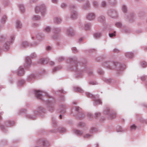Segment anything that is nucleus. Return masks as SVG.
Returning <instances> with one entry per match:
<instances>
[{
    "label": "nucleus",
    "mask_w": 147,
    "mask_h": 147,
    "mask_svg": "<svg viewBox=\"0 0 147 147\" xmlns=\"http://www.w3.org/2000/svg\"><path fill=\"white\" fill-rule=\"evenodd\" d=\"M40 9V12L42 13L45 12V8L44 6H42L41 7H37L35 9V11L36 12H38V11Z\"/></svg>",
    "instance_id": "f257e3e1"
},
{
    "label": "nucleus",
    "mask_w": 147,
    "mask_h": 147,
    "mask_svg": "<svg viewBox=\"0 0 147 147\" xmlns=\"http://www.w3.org/2000/svg\"><path fill=\"white\" fill-rule=\"evenodd\" d=\"M41 92L40 90H36L35 91V95L37 98L41 99L42 94H41L40 93Z\"/></svg>",
    "instance_id": "f03ea898"
},
{
    "label": "nucleus",
    "mask_w": 147,
    "mask_h": 147,
    "mask_svg": "<svg viewBox=\"0 0 147 147\" xmlns=\"http://www.w3.org/2000/svg\"><path fill=\"white\" fill-rule=\"evenodd\" d=\"M95 18V16L94 14L91 13L89 14L87 17V18L89 20L94 19Z\"/></svg>",
    "instance_id": "7ed1b4c3"
},
{
    "label": "nucleus",
    "mask_w": 147,
    "mask_h": 147,
    "mask_svg": "<svg viewBox=\"0 0 147 147\" xmlns=\"http://www.w3.org/2000/svg\"><path fill=\"white\" fill-rule=\"evenodd\" d=\"M24 73V69L23 68H21L18 73V75L19 76H21Z\"/></svg>",
    "instance_id": "20e7f679"
},
{
    "label": "nucleus",
    "mask_w": 147,
    "mask_h": 147,
    "mask_svg": "<svg viewBox=\"0 0 147 147\" xmlns=\"http://www.w3.org/2000/svg\"><path fill=\"white\" fill-rule=\"evenodd\" d=\"M71 17L74 19L76 18L77 17V14L76 11L73 12L71 14Z\"/></svg>",
    "instance_id": "39448f33"
},
{
    "label": "nucleus",
    "mask_w": 147,
    "mask_h": 147,
    "mask_svg": "<svg viewBox=\"0 0 147 147\" xmlns=\"http://www.w3.org/2000/svg\"><path fill=\"white\" fill-rule=\"evenodd\" d=\"M16 26L17 28H21L22 25L19 21H18L16 22Z\"/></svg>",
    "instance_id": "423d86ee"
},
{
    "label": "nucleus",
    "mask_w": 147,
    "mask_h": 147,
    "mask_svg": "<svg viewBox=\"0 0 147 147\" xmlns=\"http://www.w3.org/2000/svg\"><path fill=\"white\" fill-rule=\"evenodd\" d=\"M75 133L76 134L79 135H82V131L77 130H75Z\"/></svg>",
    "instance_id": "0eeeda50"
},
{
    "label": "nucleus",
    "mask_w": 147,
    "mask_h": 147,
    "mask_svg": "<svg viewBox=\"0 0 147 147\" xmlns=\"http://www.w3.org/2000/svg\"><path fill=\"white\" fill-rule=\"evenodd\" d=\"M126 56L128 57L131 58L133 56V54L132 53H129L127 54Z\"/></svg>",
    "instance_id": "6e6552de"
},
{
    "label": "nucleus",
    "mask_w": 147,
    "mask_h": 147,
    "mask_svg": "<svg viewBox=\"0 0 147 147\" xmlns=\"http://www.w3.org/2000/svg\"><path fill=\"white\" fill-rule=\"evenodd\" d=\"M101 36V34L99 32L96 33L94 34V36L96 38H99Z\"/></svg>",
    "instance_id": "1a4fd4ad"
},
{
    "label": "nucleus",
    "mask_w": 147,
    "mask_h": 147,
    "mask_svg": "<svg viewBox=\"0 0 147 147\" xmlns=\"http://www.w3.org/2000/svg\"><path fill=\"white\" fill-rule=\"evenodd\" d=\"M40 19V16H34L33 17V19L34 20H37L39 19Z\"/></svg>",
    "instance_id": "9d476101"
},
{
    "label": "nucleus",
    "mask_w": 147,
    "mask_h": 147,
    "mask_svg": "<svg viewBox=\"0 0 147 147\" xmlns=\"http://www.w3.org/2000/svg\"><path fill=\"white\" fill-rule=\"evenodd\" d=\"M76 91L79 92H82L83 91L80 88L77 87L76 88Z\"/></svg>",
    "instance_id": "9b49d317"
},
{
    "label": "nucleus",
    "mask_w": 147,
    "mask_h": 147,
    "mask_svg": "<svg viewBox=\"0 0 147 147\" xmlns=\"http://www.w3.org/2000/svg\"><path fill=\"white\" fill-rule=\"evenodd\" d=\"M55 21L56 22L58 23L61 21V20L60 18H56L55 19Z\"/></svg>",
    "instance_id": "f8f14e48"
},
{
    "label": "nucleus",
    "mask_w": 147,
    "mask_h": 147,
    "mask_svg": "<svg viewBox=\"0 0 147 147\" xmlns=\"http://www.w3.org/2000/svg\"><path fill=\"white\" fill-rule=\"evenodd\" d=\"M95 101L96 103H97V104H101L102 103V102L100 100H95Z\"/></svg>",
    "instance_id": "ddd939ff"
},
{
    "label": "nucleus",
    "mask_w": 147,
    "mask_h": 147,
    "mask_svg": "<svg viewBox=\"0 0 147 147\" xmlns=\"http://www.w3.org/2000/svg\"><path fill=\"white\" fill-rule=\"evenodd\" d=\"M147 66V64L146 62H143L142 63V66L143 67H146Z\"/></svg>",
    "instance_id": "4468645a"
},
{
    "label": "nucleus",
    "mask_w": 147,
    "mask_h": 147,
    "mask_svg": "<svg viewBox=\"0 0 147 147\" xmlns=\"http://www.w3.org/2000/svg\"><path fill=\"white\" fill-rule=\"evenodd\" d=\"M51 28L49 27H46L45 29V31L47 32H49Z\"/></svg>",
    "instance_id": "2eb2a0df"
},
{
    "label": "nucleus",
    "mask_w": 147,
    "mask_h": 147,
    "mask_svg": "<svg viewBox=\"0 0 147 147\" xmlns=\"http://www.w3.org/2000/svg\"><path fill=\"white\" fill-rule=\"evenodd\" d=\"M122 10L124 12H126V8L125 6L123 5L122 6Z\"/></svg>",
    "instance_id": "dca6fc26"
},
{
    "label": "nucleus",
    "mask_w": 147,
    "mask_h": 147,
    "mask_svg": "<svg viewBox=\"0 0 147 147\" xmlns=\"http://www.w3.org/2000/svg\"><path fill=\"white\" fill-rule=\"evenodd\" d=\"M90 28V25L88 24H87L85 25V28L86 30H88Z\"/></svg>",
    "instance_id": "f3484780"
},
{
    "label": "nucleus",
    "mask_w": 147,
    "mask_h": 147,
    "mask_svg": "<svg viewBox=\"0 0 147 147\" xmlns=\"http://www.w3.org/2000/svg\"><path fill=\"white\" fill-rule=\"evenodd\" d=\"M115 32L114 33L110 34H109V36H110V37H112L113 36H115Z\"/></svg>",
    "instance_id": "a211bd4d"
},
{
    "label": "nucleus",
    "mask_w": 147,
    "mask_h": 147,
    "mask_svg": "<svg viewBox=\"0 0 147 147\" xmlns=\"http://www.w3.org/2000/svg\"><path fill=\"white\" fill-rule=\"evenodd\" d=\"M136 128V126L134 125L131 126V129H135Z\"/></svg>",
    "instance_id": "6ab92c4d"
},
{
    "label": "nucleus",
    "mask_w": 147,
    "mask_h": 147,
    "mask_svg": "<svg viewBox=\"0 0 147 147\" xmlns=\"http://www.w3.org/2000/svg\"><path fill=\"white\" fill-rule=\"evenodd\" d=\"M28 45V42H24L22 44V45L24 47H25Z\"/></svg>",
    "instance_id": "aec40b11"
},
{
    "label": "nucleus",
    "mask_w": 147,
    "mask_h": 147,
    "mask_svg": "<svg viewBox=\"0 0 147 147\" xmlns=\"http://www.w3.org/2000/svg\"><path fill=\"white\" fill-rule=\"evenodd\" d=\"M116 26L117 27H119L121 26V24L120 23H117L116 24Z\"/></svg>",
    "instance_id": "412c9836"
},
{
    "label": "nucleus",
    "mask_w": 147,
    "mask_h": 147,
    "mask_svg": "<svg viewBox=\"0 0 147 147\" xmlns=\"http://www.w3.org/2000/svg\"><path fill=\"white\" fill-rule=\"evenodd\" d=\"M91 136V135L89 134H86L84 136V137L85 138H89Z\"/></svg>",
    "instance_id": "4be33fe9"
},
{
    "label": "nucleus",
    "mask_w": 147,
    "mask_h": 147,
    "mask_svg": "<svg viewBox=\"0 0 147 147\" xmlns=\"http://www.w3.org/2000/svg\"><path fill=\"white\" fill-rule=\"evenodd\" d=\"M26 61L27 63H28V60L30 61V59L29 57H27L26 58Z\"/></svg>",
    "instance_id": "5701e85b"
},
{
    "label": "nucleus",
    "mask_w": 147,
    "mask_h": 147,
    "mask_svg": "<svg viewBox=\"0 0 147 147\" xmlns=\"http://www.w3.org/2000/svg\"><path fill=\"white\" fill-rule=\"evenodd\" d=\"M40 63H44V59H41L40 60Z\"/></svg>",
    "instance_id": "b1692460"
},
{
    "label": "nucleus",
    "mask_w": 147,
    "mask_h": 147,
    "mask_svg": "<svg viewBox=\"0 0 147 147\" xmlns=\"http://www.w3.org/2000/svg\"><path fill=\"white\" fill-rule=\"evenodd\" d=\"M102 5L103 7L105 6L106 5V3L105 2H102Z\"/></svg>",
    "instance_id": "393cba45"
},
{
    "label": "nucleus",
    "mask_w": 147,
    "mask_h": 147,
    "mask_svg": "<svg viewBox=\"0 0 147 147\" xmlns=\"http://www.w3.org/2000/svg\"><path fill=\"white\" fill-rule=\"evenodd\" d=\"M6 19V17L5 16H4L2 18V19L3 20V21H4Z\"/></svg>",
    "instance_id": "a878e982"
},
{
    "label": "nucleus",
    "mask_w": 147,
    "mask_h": 147,
    "mask_svg": "<svg viewBox=\"0 0 147 147\" xmlns=\"http://www.w3.org/2000/svg\"><path fill=\"white\" fill-rule=\"evenodd\" d=\"M70 32V30H69V31H67V34L68 35H72V34H71V33H69V32Z\"/></svg>",
    "instance_id": "bb28decb"
},
{
    "label": "nucleus",
    "mask_w": 147,
    "mask_h": 147,
    "mask_svg": "<svg viewBox=\"0 0 147 147\" xmlns=\"http://www.w3.org/2000/svg\"><path fill=\"white\" fill-rule=\"evenodd\" d=\"M72 50H73V51L74 52H76V48L74 47V48L73 49H72Z\"/></svg>",
    "instance_id": "cd10ccee"
},
{
    "label": "nucleus",
    "mask_w": 147,
    "mask_h": 147,
    "mask_svg": "<svg viewBox=\"0 0 147 147\" xmlns=\"http://www.w3.org/2000/svg\"><path fill=\"white\" fill-rule=\"evenodd\" d=\"M51 49V47L50 46H48L47 48V49L48 50H49Z\"/></svg>",
    "instance_id": "c85d7f7f"
},
{
    "label": "nucleus",
    "mask_w": 147,
    "mask_h": 147,
    "mask_svg": "<svg viewBox=\"0 0 147 147\" xmlns=\"http://www.w3.org/2000/svg\"><path fill=\"white\" fill-rule=\"evenodd\" d=\"M65 4H63L61 5V7H62L63 8L64 7H65Z\"/></svg>",
    "instance_id": "c756f323"
},
{
    "label": "nucleus",
    "mask_w": 147,
    "mask_h": 147,
    "mask_svg": "<svg viewBox=\"0 0 147 147\" xmlns=\"http://www.w3.org/2000/svg\"><path fill=\"white\" fill-rule=\"evenodd\" d=\"M50 63V64L52 65H54V62L52 61Z\"/></svg>",
    "instance_id": "7c9ffc66"
},
{
    "label": "nucleus",
    "mask_w": 147,
    "mask_h": 147,
    "mask_svg": "<svg viewBox=\"0 0 147 147\" xmlns=\"http://www.w3.org/2000/svg\"><path fill=\"white\" fill-rule=\"evenodd\" d=\"M57 0H53V3H55L56 2Z\"/></svg>",
    "instance_id": "2f4dec72"
},
{
    "label": "nucleus",
    "mask_w": 147,
    "mask_h": 147,
    "mask_svg": "<svg viewBox=\"0 0 147 147\" xmlns=\"http://www.w3.org/2000/svg\"><path fill=\"white\" fill-rule=\"evenodd\" d=\"M83 124V123H79V125H82Z\"/></svg>",
    "instance_id": "473e14b6"
},
{
    "label": "nucleus",
    "mask_w": 147,
    "mask_h": 147,
    "mask_svg": "<svg viewBox=\"0 0 147 147\" xmlns=\"http://www.w3.org/2000/svg\"><path fill=\"white\" fill-rule=\"evenodd\" d=\"M94 4L95 5H97V3H96V2H94Z\"/></svg>",
    "instance_id": "72a5a7b5"
},
{
    "label": "nucleus",
    "mask_w": 147,
    "mask_h": 147,
    "mask_svg": "<svg viewBox=\"0 0 147 147\" xmlns=\"http://www.w3.org/2000/svg\"><path fill=\"white\" fill-rule=\"evenodd\" d=\"M60 117L61 119L62 118V115H60Z\"/></svg>",
    "instance_id": "f704fd0d"
},
{
    "label": "nucleus",
    "mask_w": 147,
    "mask_h": 147,
    "mask_svg": "<svg viewBox=\"0 0 147 147\" xmlns=\"http://www.w3.org/2000/svg\"><path fill=\"white\" fill-rule=\"evenodd\" d=\"M82 40V39H80V40Z\"/></svg>",
    "instance_id": "c9c22d12"
},
{
    "label": "nucleus",
    "mask_w": 147,
    "mask_h": 147,
    "mask_svg": "<svg viewBox=\"0 0 147 147\" xmlns=\"http://www.w3.org/2000/svg\"><path fill=\"white\" fill-rule=\"evenodd\" d=\"M44 144H45V142L44 143L43 145H44Z\"/></svg>",
    "instance_id": "e433bc0d"
},
{
    "label": "nucleus",
    "mask_w": 147,
    "mask_h": 147,
    "mask_svg": "<svg viewBox=\"0 0 147 147\" xmlns=\"http://www.w3.org/2000/svg\"><path fill=\"white\" fill-rule=\"evenodd\" d=\"M0 119H1V117H0Z\"/></svg>",
    "instance_id": "4c0bfd02"
}]
</instances>
